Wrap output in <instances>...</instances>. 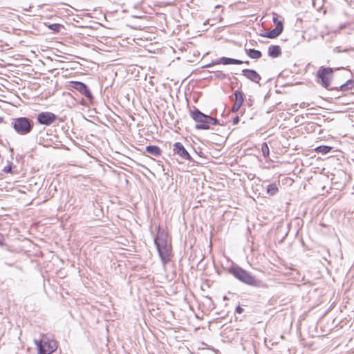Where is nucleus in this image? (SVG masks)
I'll use <instances>...</instances> for the list:
<instances>
[{"label":"nucleus","instance_id":"26","mask_svg":"<svg viewBox=\"0 0 354 354\" xmlns=\"http://www.w3.org/2000/svg\"><path fill=\"white\" fill-rule=\"evenodd\" d=\"M3 171L6 172V173H11L12 171V165H8L7 166H6L3 169Z\"/></svg>","mask_w":354,"mask_h":354},{"label":"nucleus","instance_id":"32","mask_svg":"<svg viewBox=\"0 0 354 354\" xmlns=\"http://www.w3.org/2000/svg\"><path fill=\"white\" fill-rule=\"evenodd\" d=\"M99 212H100V214H102V209H100Z\"/></svg>","mask_w":354,"mask_h":354},{"label":"nucleus","instance_id":"4","mask_svg":"<svg viewBox=\"0 0 354 354\" xmlns=\"http://www.w3.org/2000/svg\"><path fill=\"white\" fill-rule=\"evenodd\" d=\"M38 354H51L57 348L56 341L47 335H43L40 340L35 339Z\"/></svg>","mask_w":354,"mask_h":354},{"label":"nucleus","instance_id":"21","mask_svg":"<svg viewBox=\"0 0 354 354\" xmlns=\"http://www.w3.org/2000/svg\"><path fill=\"white\" fill-rule=\"evenodd\" d=\"M214 77L219 80H224L226 78L227 75L224 73L223 71H218L215 72Z\"/></svg>","mask_w":354,"mask_h":354},{"label":"nucleus","instance_id":"25","mask_svg":"<svg viewBox=\"0 0 354 354\" xmlns=\"http://www.w3.org/2000/svg\"><path fill=\"white\" fill-rule=\"evenodd\" d=\"M95 38H93V39H90V44H89V46H90V48H92V50L93 51H96V49H95V46L93 44L94 41H95Z\"/></svg>","mask_w":354,"mask_h":354},{"label":"nucleus","instance_id":"15","mask_svg":"<svg viewBox=\"0 0 354 354\" xmlns=\"http://www.w3.org/2000/svg\"><path fill=\"white\" fill-rule=\"evenodd\" d=\"M245 51L247 55L252 59H259L262 56L261 52L256 49L245 48Z\"/></svg>","mask_w":354,"mask_h":354},{"label":"nucleus","instance_id":"11","mask_svg":"<svg viewBox=\"0 0 354 354\" xmlns=\"http://www.w3.org/2000/svg\"><path fill=\"white\" fill-rule=\"evenodd\" d=\"M242 75L255 83H259L261 80L260 75L253 69H243L242 70Z\"/></svg>","mask_w":354,"mask_h":354},{"label":"nucleus","instance_id":"20","mask_svg":"<svg viewBox=\"0 0 354 354\" xmlns=\"http://www.w3.org/2000/svg\"><path fill=\"white\" fill-rule=\"evenodd\" d=\"M261 152H262L263 156L265 158L268 157L269 153H270V151H269V147H268V146L266 142H263L261 145Z\"/></svg>","mask_w":354,"mask_h":354},{"label":"nucleus","instance_id":"16","mask_svg":"<svg viewBox=\"0 0 354 354\" xmlns=\"http://www.w3.org/2000/svg\"><path fill=\"white\" fill-rule=\"evenodd\" d=\"M234 103L237 104H240L242 106L243 103V94L240 91H234Z\"/></svg>","mask_w":354,"mask_h":354},{"label":"nucleus","instance_id":"12","mask_svg":"<svg viewBox=\"0 0 354 354\" xmlns=\"http://www.w3.org/2000/svg\"><path fill=\"white\" fill-rule=\"evenodd\" d=\"M71 87L83 94L86 97L88 98V89L87 86L80 82H72Z\"/></svg>","mask_w":354,"mask_h":354},{"label":"nucleus","instance_id":"3","mask_svg":"<svg viewBox=\"0 0 354 354\" xmlns=\"http://www.w3.org/2000/svg\"><path fill=\"white\" fill-rule=\"evenodd\" d=\"M229 273L243 283L251 286H258L259 281L249 272L239 266H232L228 269Z\"/></svg>","mask_w":354,"mask_h":354},{"label":"nucleus","instance_id":"10","mask_svg":"<svg viewBox=\"0 0 354 354\" xmlns=\"http://www.w3.org/2000/svg\"><path fill=\"white\" fill-rule=\"evenodd\" d=\"M174 151L181 158L187 160H192L191 156L180 142H177L174 145Z\"/></svg>","mask_w":354,"mask_h":354},{"label":"nucleus","instance_id":"27","mask_svg":"<svg viewBox=\"0 0 354 354\" xmlns=\"http://www.w3.org/2000/svg\"><path fill=\"white\" fill-rule=\"evenodd\" d=\"M88 104L87 100L86 99H82L80 102V105L86 107Z\"/></svg>","mask_w":354,"mask_h":354},{"label":"nucleus","instance_id":"31","mask_svg":"<svg viewBox=\"0 0 354 354\" xmlns=\"http://www.w3.org/2000/svg\"><path fill=\"white\" fill-rule=\"evenodd\" d=\"M89 97H90V104H91V99H92V95H91V93H90Z\"/></svg>","mask_w":354,"mask_h":354},{"label":"nucleus","instance_id":"13","mask_svg":"<svg viewBox=\"0 0 354 354\" xmlns=\"http://www.w3.org/2000/svg\"><path fill=\"white\" fill-rule=\"evenodd\" d=\"M268 55L271 57L275 58L279 57L281 54V48L279 46L271 45L268 48Z\"/></svg>","mask_w":354,"mask_h":354},{"label":"nucleus","instance_id":"17","mask_svg":"<svg viewBox=\"0 0 354 354\" xmlns=\"http://www.w3.org/2000/svg\"><path fill=\"white\" fill-rule=\"evenodd\" d=\"M332 149L331 147L326 146V145H321L317 147L315 149V151L318 153H322V154H326L330 151Z\"/></svg>","mask_w":354,"mask_h":354},{"label":"nucleus","instance_id":"19","mask_svg":"<svg viewBox=\"0 0 354 354\" xmlns=\"http://www.w3.org/2000/svg\"><path fill=\"white\" fill-rule=\"evenodd\" d=\"M354 86V82L353 80H348L345 84L340 86L342 91H348Z\"/></svg>","mask_w":354,"mask_h":354},{"label":"nucleus","instance_id":"28","mask_svg":"<svg viewBox=\"0 0 354 354\" xmlns=\"http://www.w3.org/2000/svg\"><path fill=\"white\" fill-rule=\"evenodd\" d=\"M243 311V308H241L240 306H238L236 308V310H235V312L236 313H239V314H241L242 313Z\"/></svg>","mask_w":354,"mask_h":354},{"label":"nucleus","instance_id":"24","mask_svg":"<svg viewBox=\"0 0 354 354\" xmlns=\"http://www.w3.org/2000/svg\"><path fill=\"white\" fill-rule=\"evenodd\" d=\"M241 106V105L234 103V105L232 109V112H237L240 109Z\"/></svg>","mask_w":354,"mask_h":354},{"label":"nucleus","instance_id":"18","mask_svg":"<svg viewBox=\"0 0 354 354\" xmlns=\"http://www.w3.org/2000/svg\"><path fill=\"white\" fill-rule=\"evenodd\" d=\"M278 192V187L275 183L270 184L267 187V192L271 196L275 195Z\"/></svg>","mask_w":354,"mask_h":354},{"label":"nucleus","instance_id":"1","mask_svg":"<svg viewBox=\"0 0 354 354\" xmlns=\"http://www.w3.org/2000/svg\"><path fill=\"white\" fill-rule=\"evenodd\" d=\"M154 243L161 261L164 264H166L169 260L171 246L168 243L167 233L163 230H160V227L154 239Z\"/></svg>","mask_w":354,"mask_h":354},{"label":"nucleus","instance_id":"14","mask_svg":"<svg viewBox=\"0 0 354 354\" xmlns=\"http://www.w3.org/2000/svg\"><path fill=\"white\" fill-rule=\"evenodd\" d=\"M146 151L154 156H159L161 154V149L156 145H149L146 147Z\"/></svg>","mask_w":354,"mask_h":354},{"label":"nucleus","instance_id":"8","mask_svg":"<svg viewBox=\"0 0 354 354\" xmlns=\"http://www.w3.org/2000/svg\"><path fill=\"white\" fill-rule=\"evenodd\" d=\"M243 63L249 64V62L248 61L243 62L240 59L223 57L213 61L212 63L207 64L206 66V67H210L212 66L217 65V64H223V65L237 64V65H240V64H242Z\"/></svg>","mask_w":354,"mask_h":354},{"label":"nucleus","instance_id":"30","mask_svg":"<svg viewBox=\"0 0 354 354\" xmlns=\"http://www.w3.org/2000/svg\"><path fill=\"white\" fill-rule=\"evenodd\" d=\"M94 113H96L95 109H94L91 110L90 109V118H94V115H93Z\"/></svg>","mask_w":354,"mask_h":354},{"label":"nucleus","instance_id":"9","mask_svg":"<svg viewBox=\"0 0 354 354\" xmlns=\"http://www.w3.org/2000/svg\"><path fill=\"white\" fill-rule=\"evenodd\" d=\"M56 118V115L50 112H41L37 115L38 122L47 126L53 124L55 121Z\"/></svg>","mask_w":354,"mask_h":354},{"label":"nucleus","instance_id":"7","mask_svg":"<svg viewBox=\"0 0 354 354\" xmlns=\"http://www.w3.org/2000/svg\"><path fill=\"white\" fill-rule=\"evenodd\" d=\"M273 21L275 24V28L270 31L266 32L263 36L270 39L277 37L283 31V25L282 21H279L277 18L274 17Z\"/></svg>","mask_w":354,"mask_h":354},{"label":"nucleus","instance_id":"29","mask_svg":"<svg viewBox=\"0 0 354 354\" xmlns=\"http://www.w3.org/2000/svg\"><path fill=\"white\" fill-rule=\"evenodd\" d=\"M240 121L239 117L236 116L233 120V124H236Z\"/></svg>","mask_w":354,"mask_h":354},{"label":"nucleus","instance_id":"23","mask_svg":"<svg viewBox=\"0 0 354 354\" xmlns=\"http://www.w3.org/2000/svg\"><path fill=\"white\" fill-rule=\"evenodd\" d=\"M90 158H92L93 160H90V165H91V167H101L102 166L99 164H97V159L94 157H92L90 156Z\"/></svg>","mask_w":354,"mask_h":354},{"label":"nucleus","instance_id":"5","mask_svg":"<svg viewBox=\"0 0 354 354\" xmlns=\"http://www.w3.org/2000/svg\"><path fill=\"white\" fill-rule=\"evenodd\" d=\"M12 126L18 134L24 136L31 132L34 123L28 118L20 117L12 119Z\"/></svg>","mask_w":354,"mask_h":354},{"label":"nucleus","instance_id":"2","mask_svg":"<svg viewBox=\"0 0 354 354\" xmlns=\"http://www.w3.org/2000/svg\"><path fill=\"white\" fill-rule=\"evenodd\" d=\"M190 116L196 122V129L207 130L210 128V125H217L219 124L218 120L210 115L204 114L200 110L195 108L190 111Z\"/></svg>","mask_w":354,"mask_h":354},{"label":"nucleus","instance_id":"22","mask_svg":"<svg viewBox=\"0 0 354 354\" xmlns=\"http://www.w3.org/2000/svg\"><path fill=\"white\" fill-rule=\"evenodd\" d=\"M48 28L55 32H59L60 28H62V26L58 24H53L49 25Z\"/></svg>","mask_w":354,"mask_h":354},{"label":"nucleus","instance_id":"6","mask_svg":"<svg viewBox=\"0 0 354 354\" xmlns=\"http://www.w3.org/2000/svg\"><path fill=\"white\" fill-rule=\"evenodd\" d=\"M333 69L330 67L321 66L317 73V77L320 80L322 86L327 88L333 77Z\"/></svg>","mask_w":354,"mask_h":354}]
</instances>
